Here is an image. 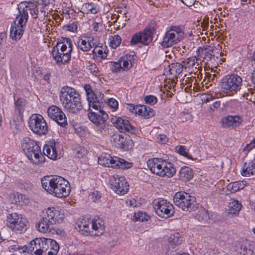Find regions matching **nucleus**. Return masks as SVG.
<instances>
[{"instance_id":"1","label":"nucleus","mask_w":255,"mask_h":255,"mask_svg":"<svg viewBox=\"0 0 255 255\" xmlns=\"http://www.w3.org/2000/svg\"><path fill=\"white\" fill-rule=\"evenodd\" d=\"M84 89L89 103V109L90 110V108L92 107L94 109L98 110V113L90 112L88 113L89 120L100 129L106 130L108 127L106 123V121L108 119V115L100 108V103H103V95L100 93L98 94L95 93L89 85H85Z\"/></svg>"},{"instance_id":"2","label":"nucleus","mask_w":255,"mask_h":255,"mask_svg":"<svg viewBox=\"0 0 255 255\" xmlns=\"http://www.w3.org/2000/svg\"><path fill=\"white\" fill-rule=\"evenodd\" d=\"M43 189L58 198L67 197L71 191L69 182L61 176H48L41 179Z\"/></svg>"},{"instance_id":"3","label":"nucleus","mask_w":255,"mask_h":255,"mask_svg":"<svg viewBox=\"0 0 255 255\" xmlns=\"http://www.w3.org/2000/svg\"><path fill=\"white\" fill-rule=\"evenodd\" d=\"M59 98L62 106L70 113L77 114L83 108L80 95L74 88L63 87L59 93Z\"/></svg>"},{"instance_id":"4","label":"nucleus","mask_w":255,"mask_h":255,"mask_svg":"<svg viewBox=\"0 0 255 255\" xmlns=\"http://www.w3.org/2000/svg\"><path fill=\"white\" fill-rule=\"evenodd\" d=\"M72 51V44L70 38H61L59 39L56 45L51 51L53 58L58 65L69 62L71 59Z\"/></svg>"},{"instance_id":"5","label":"nucleus","mask_w":255,"mask_h":255,"mask_svg":"<svg viewBox=\"0 0 255 255\" xmlns=\"http://www.w3.org/2000/svg\"><path fill=\"white\" fill-rule=\"evenodd\" d=\"M147 166L152 173L162 177H172L176 173L174 165L166 160L159 158L149 159Z\"/></svg>"},{"instance_id":"6","label":"nucleus","mask_w":255,"mask_h":255,"mask_svg":"<svg viewBox=\"0 0 255 255\" xmlns=\"http://www.w3.org/2000/svg\"><path fill=\"white\" fill-rule=\"evenodd\" d=\"M77 229L86 236L92 235L99 236L105 232L104 221L99 217H95L93 220L83 219L78 223Z\"/></svg>"},{"instance_id":"7","label":"nucleus","mask_w":255,"mask_h":255,"mask_svg":"<svg viewBox=\"0 0 255 255\" xmlns=\"http://www.w3.org/2000/svg\"><path fill=\"white\" fill-rule=\"evenodd\" d=\"M21 145L28 158L32 162L39 164L44 162L43 155L36 142L28 137H25L21 140Z\"/></svg>"},{"instance_id":"8","label":"nucleus","mask_w":255,"mask_h":255,"mask_svg":"<svg viewBox=\"0 0 255 255\" xmlns=\"http://www.w3.org/2000/svg\"><path fill=\"white\" fill-rule=\"evenodd\" d=\"M173 202L176 206L184 211L191 212L198 207L195 198L184 192H177L173 197Z\"/></svg>"},{"instance_id":"9","label":"nucleus","mask_w":255,"mask_h":255,"mask_svg":"<svg viewBox=\"0 0 255 255\" xmlns=\"http://www.w3.org/2000/svg\"><path fill=\"white\" fill-rule=\"evenodd\" d=\"M242 84V79L235 74L226 75L222 79L220 86L222 90L226 92H231L236 93L240 90Z\"/></svg>"},{"instance_id":"10","label":"nucleus","mask_w":255,"mask_h":255,"mask_svg":"<svg viewBox=\"0 0 255 255\" xmlns=\"http://www.w3.org/2000/svg\"><path fill=\"white\" fill-rule=\"evenodd\" d=\"M48 239L38 238L31 241L28 244L27 247H18L16 250H20L23 249V252H25L26 250L28 252H33L35 255H45V252L48 248Z\"/></svg>"},{"instance_id":"11","label":"nucleus","mask_w":255,"mask_h":255,"mask_svg":"<svg viewBox=\"0 0 255 255\" xmlns=\"http://www.w3.org/2000/svg\"><path fill=\"white\" fill-rule=\"evenodd\" d=\"M184 32L179 28L172 27L165 33L161 45L164 48L172 46L182 40L184 37Z\"/></svg>"},{"instance_id":"12","label":"nucleus","mask_w":255,"mask_h":255,"mask_svg":"<svg viewBox=\"0 0 255 255\" xmlns=\"http://www.w3.org/2000/svg\"><path fill=\"white\" fill-rule=\"evenodd\" d=\"M153 205L156 213L162 218H169L174 213L172 204L163 199L154 200Z\"/></svg>"},{"instance_id":"13","label":"nucleus","mask_w":255,"mask_h":255,"mask_svg":"<svg viewBox=\"0 0 255 255\" xmlns=\"http://www.w3.org/2000/svg\"><path fill=\"white\" fill-rule=\"evenodd\" d=\"M28 18V17H24L22 12H18V14L17 15L15 20L11 26L10 37L12 39L17 40L20 39L23 35Z\"/></svg>"},{"instance_id":"14","label":"nucleus","mask_w":255,"mask_h":255,"mask_svg":"<svg viewBox=\"0 0 255 255\" xmlns=\"http://www.w3.org/2000/svg\"><path fill=\"white\" fill-rule=\"evenodd\" d=\"M29 127L33 132L45 135L48 132V126L43 117L39 114H33L29 120Z\"/></svg>"},{"instance_id":"15","label":"nucleus","mask_w":255,"mask_h":255,"mask_svg":"<svg viewBox=\"0 0 255 255\" xmlns=\"http://www.w3.org/2000/svg\"><path fill=\"white\" fill-rule=\"evenodd\" d=\"M39 3L36 1L29 0L21 2L17 5L18 12L23 13V17H28V13L36 19L38 17Z\"/></svg>"},{"instance_id":"16","label":"nucleus","mask_w":255,"mask_h":255,"mask_svg":"<svg viewBox=\"0 0 255 255\" xmlns=\"http://www.w3.org/2000/svg\"><path fill=\"white\" fill-rule=\"evenodd\" d=\"M111 188L119 195H124L128 190L129 185L124 176L114 175L110 178Z\"/></svg>"},{"instance_id":"17","label":"nucleus","mask_w":255,"mask_h":255,"mask_svg":"<svg viewBox=\"0 0 255 255\" xmlns=\"http://www.w3.org/2000/svg\"><path fill=\"white\" fill-rule=\"evenodd\" d=\"M47 113L49 117L61 127H65L67 125L66 116L60 108L56 106H51L48 108Z\"/></svg>"},{"instance_id":"18","label":"nucleus","mask_w":255,"mask_h":255,"mask_svg":"<svg viewBox=\"0 0 255 255\" xmlns=\"http://www.w3.org/2000/svg\"><path fill=\"white\" fill-rule=\"evenodd\" d=\"M112 141L115 146L125 150H129L133 146V142L129 136L124 137L122 134H115L112 137Z\"/></svg>"},{"instance_id":"19","label":"nucleus","mask_w":255,"mask_h":255,"mask_svg":"<svg viewBox=\"0 0 255 255\" xmlns=\"http://www.w3.org/2000/svg\"><path fill=\"white\" fill-rule=\"evenodd\" d=\"M44 216L53 224L56 222H62L65 217L64 212L63 211L57 210L54 208H48L46 210Z\"/></svg>"},{"instance_id":"20","label":"nucleus","mask_w":255,"mask_h":255,"mask_svg":"<svg viewBox=\"0 0 255 255\" xmlns=\"http://www.w3.org/2000/svg\"><path fill=\"white\" fill-rule=\"evenodd\" d=\"M114 124L121 132L128 131L132 133L136 130L135 128L132 126L128 120L120 117L116 118Z\"/></svg>"},{"instance_id":"21","label":"nucleus","mask_w":255,"mask_h":255,"mask_svg":"<svg viewBox=\"0 0 255 255\" xmlns=\"http://www.w3.org/2000/svg\"><path fill=\"white\" fill-rule=\"evenodd\" d=\"M36 229L42 233H54L55 230L53 224L44 216L35 225Z\"/></svg>"},{"instance_id":"22","label":"nucleus","mask_w":255,"mask_h":255,"mask_svg":"<svg viewBox=\"0 0 255 255\" xmlns=\"http://www.w3.org/2000/svg\"><path fill=\"white\" fill-rule=\"evenodd\" d=\"M56 145V143L54 140L50 141L43 147V152L44 154L51 159H56L57 156Z\"/></svg>"},{"instance_id":"23","label":"nucleus","mask_w":255,"mask_h":255,"mask_svg":"<svg viewBox=\"0 0 255 255\" xmlns=\"http://www.w3.org/2000/svg\"><path fill=\"white\" fill-rule=\"evenodd\" d=\"M242 120L239 116H229L222 119V123L225 128H235L238 127Z\"/></svg>"},{"instance_id":"24","label":"nucleus","mask_w":255,"mask_h":255,"mask_svg":"<svg viewBox=\"0 0 255 255\" xmlns=\"http://www.w3.org/2000/svg\"><path fill=\"white\" fill-rule=\"evenodd\" d=\"M201 56H194L190 57L182 62L184 69L190 68L195 67L196 72L200 68L199 61H201Z\"/></svg>"},{"instance_id":"25","label":"nucleus","mask_w":255,"mask_h":255,"mask_svg":"<svg viewBox=\"0 0 255 255\" xmlns=\"http://www.w3.org/2000/svg\"><path fill=\"white\" fill-rule=\"evenodd\" d=\"M241 174L246 177H251L255 175V163L253 162L245 163L241 170Z\"/></svg>"},{"instance_id":"26","label":"nucleus","mask_w":255,"mask_h":255,"mask_svg":"<svg viewBox=\"0 0 255 255\" xmlns=\"http://www.w3.org/2000/svg\"><path fill=\"white\" fill-rule=\"evenodd\" d=\"M92 40L93 39L89 41H86L85 39H83L82 38L78 39L77 41V46L78 49L81 50L83 52L89 51L96 45L92 42Z\"/></svg>"},{"instance_id":"27","label":"nucleus","mask_w":255,"mask_h":255,"mask_svg":"<svg viewBox=\"0 0 255 255\" xmlns=\"http://www.w3.org/2000/svg\"><path fill=\"white\" fill-rule=\"evenodd\" d=\"M48 248L46 250L45 255H56L59 250L58 244L54 240L48 239Z\"/></svg>"},{"instance_id":"28","label":"nucleus","mask_w":255,"mask_h":255,"mask_svg":"<svg viewBox=\"0 0 255 255\" xmlns=\"http://www.w3.org/2000/svg\"><path fill=\"white\" fill-rule=\"evenodd\" d=\"M116 157H112L110 155H106L98 158V162L100 164L105 166L115 168Z\"/></svg>"},{"instance_id":"29","label":"nucleus","mask_w":255,"mask_h":255,"mask_svg":"<svg viewBox=\"0 0 255 255\" xmlns=\"http://www.w3.org/2000/svg\"><path fill=\"white\" fill-rule=\"evenodd\" d=\"M179 176V179L183 181H189L193 176L192 170L187 166H184L180 169Z\"/></svg>"},{"instance_id":"30","label":"nucleus","mask_w":255,"mask_h":255,"mask_svg":"<svg viewBox=\"0 0 255 255\" xmlns=\"http://www.w3.org/2000/svg\"><path fill=\"white\" fill-rule=\"evenodd\" d=\"M81 9L83 10L84 12L87 14H96L100 10L99 5L97 3L93 2H88L83 4L82 6Z\"/></svg>"},{"instance_id":"31","label":"nucleus","mask_w":255,"mask_h":255,"mask_svg":"<svg viewBox=\"0 0 255 255\" xmlns=\"http://www.w3.org/2000/svg\"><path fill=\"white\" fill-rule=\"evenodd\" d=\"M169 72L173 77H177L182 72L184 66L182 63H172L169 65Z\"/></svg>"},{"instance_id":"32","label":"nucleus","mask_w":255,"mask_h":255,"mask_svg":"<svg viewBox=\"0 0 255 255\" xmlns=\"http://www.w3.org/2000/svg\"><path fill=\"white\" fill-rule=\"evenodd\" d=\"M14 105L15 113L21 116L23 114L26 107V100L23 98H18L16 100H15Z\"/></svg>"},{"instance_id":"33","label":"nucleus","mask_w":255,"mask_h":255,"mask_svg":"<svg viewBox=\"0 0 255 255\" xmlns=\"http://www.w3.org/2000/svg\"><path fill=\"white\" fill-rule=\"evenodd\" d=\"M132 57L130 55L122 57L119 59V61L121 63L122 71L128 70L132 66L131 59Z\"/></svg>"},{"instance_id":"34","label":"nucleus","mask_w":255,"mask_h":255,"mask_svg":"<svg viewBox=\"0 0 255 255\" xmlns=\"http://www.w3.org/2000/svg\"><path fill=\"white\" fill-rule=\"evenodd\" d=\"M116 166L115 168H121L122 169H127L130 168L133 164L132 162H128L126 160L116 157V161H115Z\"/></svg>"},{"instance_id":"35","label":"nucleus","mask_w":255,"mask_h":255,"mask_svg":"<svg viewBox=\"0 0 255 255\" xmlns=\"http://www.w3.org/2000/svg\"><path fill=\"white\" fill-rule=\"evenodd\" d=\"M25 221V219L18 217L17 221L13 224L14 225L12 227V230L14 231H17L20 232L25 230L26 228Z\"/></svg>"},{"instance_id":"36","label":"nucleus","mask_w":255,"mask_h":255,"mask_svg":"<svg viewBox=\"0 0 255 255\" xmlns=\"http://www.w3.org/2000/svg\"><path fill=\"white\" fill-rule=\"evenodd\" d=\"M242 204L237 200H232L229 205V211L231 214L238 213L241 209Z\"/></svg>"},{"instance_id":"37","label":"nucleus","mask_w":255,"mask_h":255,"mask_svg":"<svg viewBox=\"0 0 255 255\" xmlns=\"http://www.w3.org/2000/svg\"><path fill=\"white\" fill-rule=\"evenodd\" d=\"M141 36V43L146 45L150 43L152 40V32L150 30H145L142 32H140Z\"/></svg>"},{"instance_id":"38","label":"nucleus","mask_w":255,"mask_h":255,"mask_svg":"<svg viewBox=\"0 0 255 255\" xmlns=\"http://www.w3.org/2000/svg\"><path fill=\"white\" fill-rule=\"evenodd\" d=\"M244 187L241 182L236 181L229 183L227 186V190L231 193H235Z\"/></svg>"},{"instance_id":"39","label":"nucleus","mask_w":255,"mask_h":255,"mask_svg":"<svg viewBox=\"0 0 255 255\" xmlns=\"http://www.w3.org/2000/svg\"><path fill=\"white\" fill-rule=\"evenodd\" d=\"M133 220L135 221H147L150 219V216L145 212H138L134 213L133 216Z\"/></svg>"},{"instance_id":"40","label":"nucleus","mask_w":255,"mask_h":255,"mask_svg":"<svg viewBox=\"0 0 255 255\" xmlns=\"http://www.w3.org/2000/svg\"><path fill=\"white\" fill-rule=\"evenodd\" d=\"M19 216L16 213H11L7 216L6 225L8 227L11 229L13 227L14 223L18 220Z\"/></svg>"},{"instance_id":"41","label":"nucleus","mask_w":255,"mask_h":255,"mask_svg":"<svg viewBox=\"0 0 255 255\" xmlns=\"http://www.w3.org/2000/svg\"><path fill=\"white\" fill-rule=\"evenodd\" d=\"M110 45L113 48L118 47L121 43L122 39L119 35H115L110 38Z\"/></svg>"},{"instance_id":"42","label":"nucleus","mask_w":255,"mask_h":255,"mask_svg":"<svg viewBox=\"0 0 255 255\" xmlns=\"http://www.w3.org/2000/svg\"><path fill=\"white\" fill-rule=\"evenodd\" d=\"M110 70L113 73L120 72L122 70L121 63L119 60L117 62L111 61L109 64Z\"/></svg>"},{"instance_id":"43","label":"nucleus","mask_w":255,"mask_h":255,"mask_svg":"<svg viewBox=\"0 0 255 255\" xmlns=\"http://www.w3.org/2000/svg\"><path fill=\"white\" fill-rule=\"evenodd\" d=\"M253 246L251 245H245L242 246L240 253L243 255H254Z\"/></svg>"},{"instance_id":"44","label":"nucleus","mask_w":255,"mask_h":255,"mask_svg":"<svg viewBox=\"0 0 255 255\" xmlns=\"http://www.w3.org/2000/svg\"><path fill=\"white\" fill-rule=\"evenodd\" d=\"M196 217L200 221L205 222L208 221L209 218L207 211L205 210L199 211L196 215Z\"/></svg>"},{"instance_id":"45","label":"nucleus","mask_w":255,"mask_h":255,"mask_svg":"<svg viewBox=\"0 0 255 255\" xmlns=\"http://www.w3.org/2000/svg\"><path fill=\"white\" fill-rule=\"evenodd\" d=\"M197 52L199 53V54H198L197 56H201V59H205L207 58L211 60L212 58V55L210 52V51L207 50V49H202L201 50L198 49L197 50Z\"/></svg>"},{"instance_id":"46","label":"nucleus","mask_w":255,"mask_h":255,"mask_svg":"<svg viewBox=\"0 0 255 255\" xmlns=\"http://www.w3.org/2000/svg\"><path fill=\"white\" fill-rule=\"evenodd\" d=\"M176 150L178 152L188 159H192V156L190 155H188L186 151V147L183 145H178L176 148Z\"/></svg>"},{"instance_id":"47","label":"nucleus","mask_w":255,"mask_h":255,"mask_svg":"<svg viewBox=\"0 0 255 255\" xmlns=\"http://www.w3.org/2000/svg\"><path fill=\"white\" fill-rule=\"evenodd\" d=\"M144 99L147 104L151 105L155 104L157 102V99L156 97L153 95L146 96L144 97Z\"/></svg>"},{"instance_id":"48","label":"nucleus","mask_w":255,"mask_h":255,"mask_svg":"<svg viewBox=\"0 0 255 255\" xmlns=\"http://www.w3.org/2000/svg\"><path fill=\"white\" fill-rule=\"evenodd\" d=\"M93 53L95 56H99L102 58H106L107 54L104 52L103 50L101 49L99 47L96 46L93 50Z\"/></svg>"},{"instance_id":"49","label":"nucleus","mask_w":255,"mask_h":255,"mask_svg":"<svg viewBox=\"0 0 255 255\" xmlns=\"http://www.w3.org/2000/svg\"><path fill=\"white\" fill-rule=\"evenodd\" d=\"M146 110L144 111L143 116L145 119H149L154 115V111L152 108L146 106Z\"/></svg>"},{"instance_id":"50","label":"nucleus","mask_w":255,"mask_h":255,"mask_svg":"<svg viewBox=\"0 0 255 255\" xmlns=\"http://www.w3.org/2000/svg\"><path fill=\"white\" fill-rule=\"evenodd\" d=\"M146 106L144 105H136L135 108V114H138L139 116H143V113L145 110H146Z\"/></svg>"},{"instance_id":"51","label":"nucleus","mask_w":255,"mask_h":255,"mask_svg":"<svg viewBox=\"0 0 255 255\" xmlns=\"http://www.w3.org/2000/svg\"><path fill=\"white\" fill-rule=\"evenodd\" d=\"M130 42L132 45H135L138 42L141 43V36L140 33H139L134 34L132 36Z\"/></svg>"},{"instance_id":"52","label":"nucleus","mask_w":255,"mask_h":255,"mask_svg":"<svg viewBox=\"0 0 255 255\" xmlns=\"http://www.w3.org/2000/svg\"><path fill=\"white\" fill-rule=\"evenodd\" d=\"M90 196L91 200L95 202L99 201L101 198V195L98 191L93 192Z\"/></svg>"},{"instance_id":"53","label":"nucleus","mask_w":255,"mask_h":255,"mask_svg":"<svg viewBox=\"0 0 255 255\" xmlns=\"http://www.w3.org/2000/svg\"><path fill=\"white\" fill-rule=\"evenodd\" d=\"M66 29L67 30L71 31V32H75L77 29V25L75 22H73L71 24L65 25L64 26Z\"/></svg>"},{"instance_id":"54","label":"nucleus","mask_w":255,"mask_h":255,"mask_svg":"<svg viewBox=\"0 0 255 255\" xmlns=\"http://www.w3.org/2000/svg\"><path fill=\"white\" fill-rule=\"evenodd\" d=\"M157 141L161 144H163L168 141V138L165 134H159L157 136Z\"/></svg>"},{"instance_id":"55","label":"nucleus","mask_w":255,"mask_h":255,"mask_svg":"<svg viewBox=\"0 0 255 255\" xmlns=\"http://www.w3.org/2000/svg\"><path fill=\"white\" fill-rule=\"evenodd\" d=\"M108 104L112 108L117 109L118 107V103L114 99L111 98L109 100Z\"/></svg>"},{"instance_id":"56","label":"nucleus","mask_w":255,"mask_h":255,"mask_svg":"<svg viewBox=\"0 0 255 255\" xmlns=\"http://www.w3.org/2000/svg\"><path fill=\"white\" fill-rule=\"evenodd\" d=\"M168 240H169V242L170 244L172 246L173 245V244H178L180 243L179 238L178 236H177L176 237H175V236L174 235L171 236L169 237Z\"/></svg>"},{"instance_id":"57","label":"nucleus","mask_w":255,"mask_h":255,"mask_svg":"<svg viewBox=\"0 0 255 255\" xmlns=\"http://www.w3.org/2000/svg\"><path fill=\"white\" fill-rule=\"evenodd\" d=\"M254 147H255V138L253 139L249 144H248L244 149L249 152Z\"/></svg>"},{"instance_id":"58","label":"nucleus","mask_w":255,"mask_h":255,"mask_svg":"<svg viewBox=\"0 0 255 255\" xmlns=\"http://www.w3.org/2000/svg\"><path fill=\"white\" fill-rule=\"evenodd\" d=\"M185 5L191 6L193 5L196 0H180Z\"/></svg>"},{"instance_id":"59","label":"nucleus","mask_w":255,"mask_h":255,"mask_svg":"<svg viewBox=\"0 0 255 255\" xmlns=\"http://www.w3.org/2000/svg\"><path fill=\"white\" fill-rule=\"evenodd\" d=\"M89 69L91 70V72H93L94 73H97L99 71L98 68L95 64H91L90 66Z\"/></svg>"},{"instance_id":"60","label":"nucleus","mask_w":255,"mask_h":255,"mask_svg":"<svg viewBox=\"0 0 255 255\" xmlns=\"http://www.w3.org/2000/svg\"><path fill=\"white\" fill-rule=\"evenodd\" d=\"M136 107V105L134 106L133 104H128L127 106V109L131 113L135 114V108Z\"/></svg>"},{"instance_id":"61","label":"nucleus","mask_w":255,"mask_h":255,"mask_svg":"<svg viewBox=\"0 0 255 255\" xmlns=\"http://www.w3.org/2000/svg\"><path fill=\"white\" fill-rule=\"evenodd\" d=\"M220 106V102L219 101H217L215 102L213 105L211 106V108L212 110H214V109H217Z\"/></svg>"},{"instance_id":"62","label":"nucleus","mask_w":255,"mask_h":255,"mask_svg":"<svg viewBox=\"0 0 255 255\" xmlns=\"http://www.w3.org/2000/svg\"><path fill=\"white\" fill-rule=\"evenodd\" d=\"M189 115L185 113V112H182L180 114V118L183 121L184 119L185 120H187V117H189Z\"/></svg>"},{"instance_id":"63","label":"nucleus","mask_w":255,"mask_h":255,"mask_svg":"<svg viewBox=\"0 0 255 255\" xmlns=\"http://www.w3.org/2000/svg\"><path fill=\"white\" fill-rule=\"evenodd\" d=\"M251 80L253 82V83L255 84V67L252 73V77H251Z\"/></svg>"},{"instance_id":"64","label":"nucleus","mask_w":255,"mask_h":255,"mask_svg":"<svg viewBox=\"0 0 255 255\" xmlns=\"http://www.w3.org/2000/svg\"><path fill=\"white\" fill-rule=\"evenodd\" d=\"M50 73H46L43 76V79L45 81H48L50 79Z\"/></svg>"}]
</instances>
